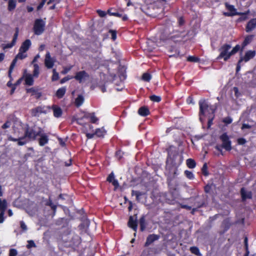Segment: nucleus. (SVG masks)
I'll list each match as a JSON object with an SVG mask.
<instances>
[{
    "instance_id": "f257e3e1",
    "label": "nucleus",
    "mask_w": 256,
    "mask_h": 256,
    "mask_svg": "<svg viewBox=\"0 0 256 256\" xmlns=\"http://www.w3.org/2000/svg\"><path fill=\"white\" fill-rule=\"evenodd\" d=\"M40 131H43L40 128H38V131H36L34 128L30 127L27 125L24 130V135L18 138H14L10 136L8 137V140L12 142H17L18 146H24L28 143L30 140H34L37 136L40 134Z\"/></svg>"
},
{
    "instance_id": "f03ea898",
    "label": "nucleus",
    "mask_w": 256,
    "mask_h": 256,
    "mask_svg": "<svg viewBox=\"0 0 256 256\" xmlns=\"http://www.w3.org/2000/svg\"><path fill=\"white\" fill-rule=\"evenodd\" d=\"M198 105L200 108L199 119L200 122H202V116H204L207 113L208 116V128H209L213 124V120L215 117L214 114L216 108L212 105L208 104L207 100L204 99L200 100L198 102Z\"/></svg>"
},
{
    "instance_id": "7ed1b4c3",
    "label": "nucleus",
    "mask_w": 256,
    "mask_h": 256,
    "mask_svg": "<svg viewBox=\"0 0 256 256\" xmlns=\"http://www.w3.org/2000/svg\"><path fill=\"white\" fill-rule=\"evenodd\" d=\"M231 48L230 44H222L218 49L220 54L216 59H223L225 62L228 61L232 56L235 54L240 50V46L239 44H236L230 50Z\"/></svg>"
},
{
    "instance_id": "20e7f679",
    "label": "nucleus",
    "mask_w": 256,
    "mask_h": 256,
    "mask_svg": "<svg viewBox=\"0 0 256 256\" xmlns=\"http://www.w3.org/2000/svg\"><path fill=\"white\" fill-rule=\"evenodd\" d=\"M166 176V183L168 187L172 186V182L178 175V166H168Z\"/></svg>"
},
{
    "instance_id": "39448f33",
    "label": "nucleus",
    "mask_w": 256,
    "mask_h": 256,
    "mask_svg": "<svg viewBox=\"0 0 256 256\" xmlns=\"http://www.w3.org/2000/svg\"><path fill=\"white\" fill-rule=\"evenodd\" d=\"M46 22L42 18H36L34 22L33 31L36 35L42 34L45 30Z\"/></svg>"
},
{
    "instance_id": "423d86ee",
    "label": "nucleus",
    "mask_w": 256,
    "mask_h": 256,
    "mask_svg": "<svg viewBox=\"0 0 256 256\" xmlns=\"http://www.w3.org/2000/svg\"><path fill=\"white\" fill-rule=\"evenodd\" d=\"M220 139L222 142V146L227 151H230L232 148V142L226 132L223 133L220 136Z\"/></svg>"
},
{
    "instance_id": "0eeeda50",
    "label": "nucleus",
    "mask_w": 256,
    "mask_h": 256,
    "mask_svg": "<svg viewBox=\"0 0 256 256\" xmlns=\"http://www.w3.org/2000/svg\"><path fill=\"white\" fill-rule=\"evenodd\" d=\"M50 109V106H38L31 110V114L32 116H39L42 114H46Z\"/></svg>"
},
{
    "instance_id": "6e6552de",
    "label": "nucleus",
    "mask_w": 256,
    "mask_h": 256,
    "mask_svg": "<svg viewBox=\"0 0 256 256\" xmlns=\"http://www.w3.org/2000/svg\"><path fill=\"white\" fill-rule=\"evenodd\" d=\"M89 74L85 70H82L76 72L73 78L81 83L84 80L89 78Z\"/></svg>"
},
{
    "instance_id": "1a4fd4ad",
    "label": "nucleus",
    "mask_w": 256,
    "mask_h": 256,
    "mask_svg": "<svg viewBox=\"0 0 256 256\" xmlns=\"http://www.w3.org/2000/svg\"><path fill=\"white\" fill-rule=\"evenodd\" d=\"M256 52L255 50H248L245 53L244 56L240 58V62H242L243 61L248 62L250 60L256 56Z\"/></svg>"
},
{
    "instance_id": "9d476101",
    "label": "nucleus",
    "mask_w": 256,
    "mask_h": 256,
    "mask_svg": "<svg viewBox=\"0 0 256 256\" xmlns=\"http://www.w3.org/2000/svg\"><path fill=\"white\" fill-rule=\"evenodd\" d=\"M249 14V11L248 10L245 12H236L232 14H230L228 12H224L223 14L226 16H241L239 18V20H245L248 19V14Z\"/></svg>"
},
{
    "instance_id": "9b49d317",
    "label": "nucleus",
    "mask_w": 256,
    "mask_h": 256,
    "mask_svg": "<svg viewBox=\"0 0 256 256\" xmlns=\"http://www.w3.org/2000/svg\"><path fill=\"white\" fill-rule=\"evenodd\" d=\"M182 32H176L170 34L168 36V39L172 40L174 42H180L182 40Z\"/></svg>"
},
{
    "instance_id": "f8f14e48",
    "label": "nucleus",
    "mask_w": 256,
    "mask_h": 256,
    "mask_svg": "<svg viewBox=\"0 0 256 256\" xmlns=\"http://www.w3.org/2000/svg\"><path fill=\"white\" fill-rule=\"evenodd\" d=\"M19 33V28H16L15 30V33L13 36V38L10 43L6 44L3 46V48L4 49L10 48L14 46L16 43V40L18 39V35Z\"/></svg>"
},
{
    "instance_id": "ddd939ff",
    "label": "nucleus",
    "mask_w": 256,
    "mask_h": 256,
    "mask_svg": "<svg viewBox=\"0 0 256 256\" xmlns=\"http://www.w3.org/2000/svg\"><path fill=\"white\" fill-rule=\"evenodd\" d=\"M159 238H160L159 235L156 234H149L146 238V242L144 244V247L148 246L154 242L158 240L159 239Z\"/></svg>"
},
{
    "instance_id": "4468645a",
    "label": "nucleus",
    "mask_w": 256,
    "mask_h": 256,
    "mask_svg": "<svg viewBox=\"0 0 256 256\" xmlns=\"http://www.w3.org/2000/svg\"><path fill=\"white\" fill-rule=\"evenodd\" d=\"M42 131H40V134L38 136H40L38 140V144L41 146H44L47 144L49 140L48 136L45 133H42Z\"/></svg>"
},
{
    "instance_id": "2eb2a0df",
    "label": "nucleus",
    "mask_w": 256,
    "mask_h": 256,
    "mask_svg": "<svg viewBox=\"0 0 256 256\" xmlns=\"http://www.w3.org/2000/svg\"><path fill=\"white\" fill-rule=\"evenodd\" d=\"M54 60H52L50 54L49 52H48L46 54L45 60H44V64L45 66L48 68H52L54 65Z\"/></svg>"
},
{
    "instance_id": "dca6fc26",
    "label": "nucleus",
    "mask_w": 256,
    "mask_h": 256,
    "mask_svg": "<svg viewBox=\"0 0 256 256\" xmlns=\"http://www.w3.org/2000/svg\"><path fill=\"white\" fill-rule=\"evenodd\" d=\"M138 222L140 231L143 232L146 230L148 223L146 220L145 215L142 216L139 219Z\"/></svg>"
},
{
    "instance_id": "f3484780",
    "label": "nucleus",
    "mask_w": 256,
    "mask_h": 256,
    "mask_svg": "<svg viewBox=\"0 0 256 256\" xmlns=\"http://www.w3.org/2000/svg\"><path fill=\"white\" fill-rule=\"evenodd\" d=\"M128 226L129 228L132 229L136 232L138 229V222L136 220H134L132 216L129 217Z\"/></svg>"
},
{
    "instance_id": "a211bd4d",
    "label": "nucleus",
    "mask_w": 256,
    "mask_h": 256,
    "mask_svg": "<svg viewBox=\"0 0 256 256\" xmlns=\"http://www.w3.org/2000/svg\"><path fill=\"white\" fill-rule=\"evenodd\" d=\"M52 109L53 110L54 116L55 118H58L62 116V110L59 106L56 104H53L52 106Z\"/></svg>"
},
{
    "instance_id": "6ab92c4d",
    "label": "nucleus",
    "mask_w": 256,
    "mask_h": 256,
    "mask_svg": "<svg viewBox=\"0 0 256 256\" xmlns=\"http://www.w3.org/2000/svg\"><path fill=\"white\" fill-rule=\"evenodd\" d=\"M106 180L110 183H112L114 186L115 189L117 188L119 186L118 180L114 178V176L112 172L108 176Z\"/></svg>"
},
{
    "instance_id": "aec40b11",
    "label": "nucleus",
    "mask_w": 256,
    "mask_h": 256,
    "mask_svg": "<svg viewBox=\"0 0 256 256\" xmlns=\"http://www.w3.org/2000/svg\"><path fill=\"white\" fill-rule=\"evenodd\" d=\"M84 118L90 119V122L92 124H97L98 118L96 116L94 112L86 113L84 114Z\"/></svg>"
},
{
    "instance_id": "412c9836",
    "label": "nucleus",
    "mask_w": 256,
    "mask_h": 256,
    "mask_svg": "<svg viewBox=\"0 0 256 256\" xmlns=\"http://www.w3.org/2000/svg\"><path fill=\"white\" fill-rule=\"evenodd\" d=\"M256 27V18L251 19L246 24V30L247 32H250Z\"/></svg>"
},
{
    "instance_id": "4be33fe9",
    "label": "nucleus",
    "mask_w": 256,
    "mask_h": 256,
    "mask_svg": "<svg viewBox=\"0 0 256 256\" xmlns=\"http://www.w3.org/2000/svg\"><path fill=\"white\" fill-rule=\"evenodd\" d=\"M240 194L242 201H244L246 199H251L252 198V194L251 192H246L244 188L240 189Z\"/></svg>"
},
{
    "instance_id": "5701e85b",
    "label": "nucleus",
    "mask_w": 256,
    "mask_h": 256,
    "mask_svg": "<svg viewBox=\"0 0 256 256\" xmlns=\"http://www.w3.org/2000/svg\"><path fill=\"white\" fill-rule=\"evenodd\" d=\"M31 41L29 39L25 40L20 48V50L23 52H26L31 46Z\"/></svg>"
},
{
    "instance_id": "b1692460",
    "label": "nucleus",
    "mask_w": 256,
    "mask_h": 256,
    "mask_svg": "<svg viewBox=\"0 0 256 256\" xmlns=\"http://www.w3.org/2000/svg\"><path fill=\"white\" fill-rule=\"evenodd\" d=\"M253 36L252 35H249L246 36L242 44V45L240 46V50L241 52L243 50L244 48L250 42H252V40Z\"/></svg>"
},
{
    "instance_id": "393cba45",
    "label": "nucleus",
    "mask_w": 256,
    "mask_h": 256,
    "mask_svg": "<svg viewBox=\"0 0 256 256\" xmlns=\"http://www.w3.org/2000/svg\"><path fill=\"white\" fill-rule=\"evenodd\" d=\"M138 114L140 116H146L150 114V112L147 106H143L139 108Z\"/></svg>"
},
{
    "instance_id": "a878e982",
    "label": "nucleus",
    "mask_w": 256,
    "mask_h": 256,
    "mask_svg": "<svg viewBox=\"0 0 256 256\" xmlns=\"http://www.w3.org/2000/svg\"><path fill=\"white\" fill-rule=\"evenodd\" d=\"M27 93H32V95L35 96V98L36 99L40 98L42 96V92L38 91L37 89H36L34 88H30L26 89Z\"/></svg>"
},
{
    "instance_id": "bb28decb",
    "label": "nucleus",
    "mask_w": 256,
    "mask_h": 256,
    "mask_svg": "<svg viewBox=\"0 0 256 256\" xmlns=\"http://www.w3.org/2000/svg\"><path fill=\"white\" fill-rule=\"evenodd\" d=\"M24 81L26 85L32 86L34 83V76L31 74H26L24 76Z\"/></svg>"
},
{
    "instance_id": "cd10ccee",
    "label": "nucleus",
    "mask_w": 256,
    "mask_h": 256,
    "mask_svg": "<svg viewBox=\"0 0 256 256\" xmlns=\"http://www.w3.org/2000/svg\"><path fill=\"white\" fill-rule=\"evenodd\" d=\"M106 133V131L104 127L96 128L94 132L95 136L98 138H104Z\"/></svg>"
},
{
    "instance_id": "c85d7f7f",
    "label": "nucleus",
    "mask_w": 256,
    "mask_h": 256,
    "mask_svg": "<svg viewBox=\"0 0 256 256\" xmlns=\"http://www.w3.org/2000/svg\"><path fill=\"white\" fill-rule=\"evenodd\" d=\"M66 92V88L65 87L60 88L57 90L56 96L58 98H62L64 96Z\"/></svg>"
},
{
    "instance_id": "c756f323",
    "label": "nucleus",
    "mask_w": 256,
    "mask_h": 256,
    "mask_svg": "<svg viewBox=\"0 0 256 256\" xmlns=\"http://www.w3.org/2000/svg\"><path fill=\"white\" fill-rule=\"evenodd\" d=\"M84 102V98L82 95H78L75 100V106L78 108L81 106Z\"/></svg>"
},
{
    "instance_id": "7c9ffc66",
    "label": "nucleus",
    "mask_w": 256,
    "mask_h": 256,
    "mask_svg": "<svg viewBox=\"0 0 256 256\" xmlns=\"http://www.w3.org/2000/svg\"><path fill=\"white\" fill-rule=\"evenodd\" d=\"M8 207V203L5 199L2 200L0 198V212H5Z\"/></svg>"
},
{
    "instance_id": "2f4dec72",
    "label": "nucleus",
    "mask_w": 256,
    "mask_h": 256,
    "mask_svg": "<svg viewBox=\"0 0 256 256\" xmlns=\"http://www.w3.org/2000/svg\"><path fill=\"white\" fill-rule=\"evenodd\" d=\"M226 8L230 12H228L230 14H232L236 12H236V9L234 8V6L230 4L228 2H226L224 4Z\"/></svg>"
},
{
    "instance_id": "473e14b6",
    "label": "nucleus",
    "mask_w": 256,
    "mask_h": 256,
    "mask_svg": "<svg viewBox=\"0 0 256 256\" xmlns=\"http://www.w3.org/2000/svg\"><path fill=\"white\" fill-rule=\"evenodd\" d=\"M16 0H9L8 2V10L10 12L14 10L16 7Z\"/></svg>"
},
{
    "instance_id": "72a5a7b5",
    "label": "nucleus",
    "mask_w": 256,
    "mask_h": 256,
    "mask_svg": "<svg viewBox=\"0 0 256 256\" xmlns=\"http://www.w3.org/2000/svg\"><path fill=\"white\" fill-rule=\"evenodd\" d=\"M186 164L187 166L190 168H194L196 166V162L194 159L188 158L186 160Z\"/></svg>"
},
{
    "instance_id": "f704fd0d",
    "label": "nucleus",
    "mask_w": 256,
    "mask_h": 256,
    "mask_svg": "<svg viewBox=\"0 0 256 256\" xmlns=\"http://www.w3.org/2000/svg\"><path fill=\"white\" fill-rule=\"evenodd\" d=\"M40 74V67L38 64H34V70L32 76L34 78H38Z\"/></svg>"
},
{
    "instance_id": "c9c22d12",
    "label": "nucleus",
    "mask_w": 256,
    "mask_h": 256,
    "mask_svg": "<svg viewBox=\"0 0 256 256\" xmlns=\"http://www.w3.org/2000/svg\"><path fill=\"white\" fill-rule=\"evenodd\" d=\"M142 79L146 82H149L152 79V76L148 72L144 73L142 76Z\"/></svg>"
},
{
    "instance_id": "e433bc0d",
    "label": "nucleus",
    "mask_w": 256,
    "mask_h": 256,
    "mask_svg": "<svg viewBox=\"0 0 256 256\" xmlns=\"http://www.w3.org/2000/svg\"><path fill=\"white\" fill-rule=\"evenodd\" d=\"M190 252L198 256H200L201 254L198 248L196 246H192L190 248Z\"/></svg>"
},
{
    "instance_id": "4c0bfd02",
    "label": "nucleus",
    "mask_w": 256,
    "mask_h": 256,
    "mask_svg": "<svg viewBox=\"0 0 256 256\" xmlns=\"http://www.w3.org/2000/svg\"><path fill=\"white\" fill-rule=\"evenodd\" d=\"M208 167L206 163H204L202 168V172L204 176H208L209 174Z\"/></svg>"
},
{
    "instance_id": "58836bf2",
    "label": "nucleus",
    "mask_w": 256,
    "mask_h": 256,
    "mask_svg": "<svg viewBox=\"0 0 256 256\" xmlns=\"http://www.w3.org/2000/svg\"><path fill=\"white\" fill-rule=\"evenodd\" d=\"M150 100L156 102H159L162 100V98L160 96H156L154 94L150 96Z\"/></svg>"
},
{
    "instance_id": "ea45409f",
    "label": "nucleus",
    "mask_w": 256,
    "mask_h": 256,
    "mask_svg": "<svg viewBox=\"0 0 256 256\" xmlns=\"http://www.w3.org/2000/svg\"><path fill=\"white\" fill-rule=\"evenodd\" d=\"M222 225L224 228V230L226 232L230 228L231 224L229 222L228 220H224L222 222Z\"/></svg>"
},
{
    "instance_id": "a19ab883",
    "label": "nucleus",
    "mask_w": 256,
    "mask_h": 256,
    "mask_svg": "<svg viewBox=\"0 0 256 256\" xmlns=\"http://www.w3.org/2000/svg\"><path fill=\"white\" fill-rule=\"evenodd\" d=\"M186 177L190 180H193L194 178V176L193 173L188 170H186L184 172Z\"/></svg>"
},
{
    "instance_id": "79ce46f5",
    "label": "nucleus",
    "mask_w": 256,
    "mask_h": 256,
    "mask_svg": "<svg viewBox=\"0 0 256 256\" xmlns=\"http://www.w3.org/2000/svg\"><path fill=\"white\" fill-rule=\"evenodd\" d=\"M25 52L19 50V52L16 56L18 59L23 60L27 56V54H24Z\"/></svg>"
},
{
    "instance_id": "37998d69",
    "label": "nucleus",
    "mask_w": 256,
    "mask_h": 256,
    "mask_svg": "<svg viewBox=\"0 0 256 256\" xmlns=\"http://www.w3.org/2000/svg\"><path fill=\"white\" fill-rule=\"evenodd\" d=\"M52 81H56L59 79V74L58 72H56V69H54L52 70Z\"/></svg>"
},
{
    "instance_id": "c03bdc74",
    "label": "nucleus",
    "mask_w": 256,
    "mask_h": 256,
    "mask_svg": "<svg viewBox=\"0 0 256 256\" xmlns=\"http://www.w3.org/2000/svg\"><path fill=\"white\" fill-rule=\"evenodd\" d=\"M187 60L190 62H197L200 61V58L195 56H188L187 58Z\"/></svg>"
},
{
    "instance_id": "a18cd8bd",
    "label": "nucleus",
    "mask_w": 256,
    "mask_h": 256,
    "mask_svg": "<svg viewBox=\"0 0 256 256\" xmlns=\"http://www.w3.org/2000/svg\"><path fill=\"white\" fill-rule=\"evenodd\" d=\"M108 33L111 34V38L114 41L116 39L117 32L116 30H110Z\"/></svg>"
},
{
    "instance_id": "49530a36",
    "label": "nucleus",
    "mask_w": 256,
    "mask_h": 256,
    "mask_svg": "<svg viewBox=\"0 0 256 256\" xmlns=\"http://www.w3.org/2000/svg\"><path fill=\"white\" fill-rule=\"evenodd\" d=\"M222 122L226 125H228L232 122V119L230 116H226L222 119Z\"/></svg>"
},
{
    "instance_id": "de8ad7c7",
    "label": "nucleus",
    "mask_w": 256,
    "mask_h": 256,
    "mask_svg": "<svg viewBox=\"0 0 256 256\" xmlns=\"http://www.w3.org/2000/svg\"><path fill=\"white\" fill-rule=\"evenodd\" d=\"M46 204L50 206L54 212H56V206L53 204L52 200H49L46 202Z\"/></svg>"
},
{
    "instance_id": "09e8293b",
    "label": "nucleus",
    "mask_w": 256,
    "mask_h": 256,
    "mask_svg": "<svg viewBox=\"0 0 256 256\" xmlns=\"http://www.w3.org/2000/svg\"><path fill=\"white\" fill-rule=\"evenodd\" d=\"M15 65L16 64L12 62L8 70V76L11 79H12V72L14 67L15 66Z\"/></svg>"
},
{
    "instance_id": "8fccbe9b",
    "label": "nucleus",
    "mask_w": 256,
    "mask_h": 256,
    "mask_svg": "<svg viewBox=\"0 0 256 256\" xmlns=\"http://www.w3.org/2000/svg\"><path fill=\"white\" fill-rule=\"evenodd\" d=\"M124 155V152H122L120 150H118L116 151L115 156L116 158L118 160H120L122 158Z\"/></svg>"
},
{
    "instance_id": "3c124183",
    "label": "nucleus",
    "mask_w": 256,
    "mask_h": 256,
    "mask_svg": "<svg viewBox=\"0 0 256 256\" xmlns=\"http://www.w3.org/2000/svg\"><path fill=\"white\" fill-rule=\"evenodd\" d=\"M73 66H66L64 68L62 72V74H66L72 68Z\"/></svg>"
},
{
    "instance_id": "603ef678",
    "label": "nucleus",
    "mask_w": 256,
    "mask_h": 256,
    "mask_svg": "<svg viewBox=\"0 0 256 256\" xmlns=\"http://www.w3.org/2000/svg\"><path fill=\"white\" fill-rule=\"evenodd\" d=\"M28 244L26 246V247L28 248H34L36 246V244L34 243V241L32 240H29L28 241Z\"/></svg>"
},
{
    "instance_id": "864d4df0",
    "label": "nucleus",
    "mask_w": 256,
    "mask_h": 256,
    "mask_svg": "<svg viewBox=\"0 0 256 256\" xmlns=\"http://www.w3.org/2000/svg\"><path fill=\"white\" fill-rule=\"evenodd\" d=\"M246 142V140L244 138H238L237 143L239 145H244Z\"/></svg>"
},
{
    "instance_id": "5fc2aeb1",
    "label": "nucleus",
    "mask_w": 256,
    "mask_h": 256,
    "mask_svg": "<svg viewBox=\"0 0 256 256\" xmlns=\"http://www.w3.org/2000/svg\"><path fill=\"white\" fill-rule=\"evenodd\" d=\"M72 78H73V76H66L64 77L62 79H61L60 81V83L62 84H64Z\"/></svg>"
},
{
    "instance_id": "6e6d98bb",
    "label": "nucleus",
    "mask_w": 256,
    "mask_h": 256,
    "mask_svg": "<svg viewBox=\"0 0 256 256\" xmlns=\"http://www.w3.org/2000/svg\"><path fill=\"white\" fill-rule=\"evenodd\" d=\"M212 190V186L208 184L204 187V191L206 193H210Z\"/></svg>"
},
{
    "instance_id": "4d7b16f0",
    "label": "nucleus",
    "mask_w": 256,
    "mask_h": 256,
    "mask_svg": "<svg viewBox=\"0 0 256 256\" xmlns=\"http://www.w3.org/2000/svg\"><path fill=\"white\" fill-rule=\"evenodd\" d=\"M132 195L136 196V199H138L139 196L142 195V193L139 191H136L134 190H132Z\"/></svg>"
},
{
    "instance_id": "13d9d810",
    "label": "nucleus",
    "mask_w": 256,
    "mask_h": 256,
    "mask_svg": "<svg viewBox=\"0 0 256 256\" xmlns=\"http://www.w3.org/2000/svg\"><path fill=\"white\" fill-rule=\"evenodd\" d=\"M18 254L17 250L14 248H12L10 250L9 256H16Z\"/></svg>"
},
{
    "instance_id": "bf43d9fd",
    "label": "nucleus",
    "mask_w": 256,
    "mask_h": 256,
    "mask_svg": "<svg viewBox=\"0 0 256 256\" xmlns=\"http://www.w3.org/2000/svg\"><path fill=\"white\" fill-rule=\"evenodd\" d=\"M10 126V122L8 120L6 121L2 126V129H6Z\"/></svg>"
},
{
    "instance_id": "052dcab7",
    "label": "nucleus",
    "mask_w": 256,
    "mask_h": 256,
    "mask_svg": "<svg viewBox=\"0 0 256 256\" xmlns=\"http://www.w3.org/2000/svg\"><path fill=\"white\" fill-rule=\"evenodd\" d=\"M214 148L220 152V154L223 155V152L222 150V145H216L215 146Z\"/></svg>"
},
{
    "instance_id": "680f3d73",
    "label": "nucleus",
    "mask_w": 256,
    "mask_h": 256,
    "mask_svg": "<svg viewBox=\"0 0 256 256\" xmlns=\"http://www.w3.org/2000/svg\"><path fill=\"white\" fill-rule=\"evenodd\" d=\"M234 95L236 98H238L240 95V94L239 92L238 88L237 87L234 88Z\"/></svg>"
},
{
    "instance_id": "e2e57ef3",
    "label": "nucleus",
    "mask_w": 256,
    "mask_h": 256,
    "mask_svg": "<svg viewBox=\"0 0 256 256\" xmlns=\"http://www.w3.org/2000/svg\"><path fill=\"white\" fill-rule=\"evenodd\" d=\"M86 136L88 139H92L94 138L95 134L94 133H86Z\"/></svg>"
},
{
    "instance_id": "0e129e2a",
    "label": "nucleus",
    "mask_w": 256,
    "mask_h": 256,
    "mask_svg": "<svg viewBox=\"0 0 256 256\" xmlns=\"http://www.w3.org/2000/svg\"><path fill=\"white\" fill-rule=\"evenodd\" d=\"M20 228L23 230H27V226L25 223L23 221L20 222Z\"/></svg>"
},
{
    "instance_id": "69168bd1",
    "label": "nucleus",
    "mask_w": 256,
    "mask_h": 256,
    "mask_svg": "<svg viewBox=\"0 0 256 256\" xmlns=\"http://www.w3.org/2000/svg\"><path fill=\"white\" fill-rule=\"evenodd\" d=\"M97 13L100 17H104L106 14L104 11L100 10H97Z\"/></svg>"
},
{
    "instance_id": "338daca9",
    "label": "nucleus",
    "mask_w": 256,
    "mask_h": 256,
    "mask_svg": "<svg viewBox=\"0 0 256 256\" xmlns=\"http://www.w3.org/2000/svg\"><path fill=\"white\" fill-rule=\"evenodd\" d=\"M45 2H46L44 1H42L37 6V10H40L44 6V4H45Z\"/></svg>"
},
{
    "instance_id": "774afa93",
    "label": "nucleus",
    "mask_w": 256,
    "mask_h": 256,
    "mask_svg": "<svg viewBox=\"0 0 256 256\" xmlns=\"http://www.w3.org/2000/svg\"><path fill=\"white\" fill-rule=\"evenodd\" d=\"M178 23L180 26H182L184 23V20L182 17H180L178 20Z\"/></svg>"
}]
</instances>
